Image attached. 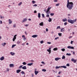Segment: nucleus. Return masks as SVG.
<instances>
[{
  "mask_svg": "<svg viewBox=\"0 0 77 77\" xmlns=\"http://www.w3.org/2000/svg\"><path fill=\"white\" fill-rule=\"evenodd\" d=\"M67 24V23H66V22H65V23H64V25L65 26Z\"/></svg>",
  "mask_w": 77,
  "mask_h": 77,
  "instance_id": "nucleus-51",
  "label": "nucleus"
},
{
  "mask_svg": "<svg viewBox=\"0 0 77 77\" xmlns=\"http://www.w3.org/2000/svg\"><path fill=\"white\" fill-rule=\"evenodd\" d=\"M20 43H21V42L20 41H18L17 42V44H20Z\"/></svg>",
  "mask_w": 77,
  "mask_h": 77,
  "instance_id": "nucleus-39",
  "label": "nucleus"
},
{
  "mask_svg": "<svg viewBox=\"0 0 77 77\" xmlns=\"http://www.w3.org/2000/svg\"><path fill=\"white\" fill-rule=\"evenodd\" d=\"M61 68V66H56L55 67L56 69H59V68Z\"/></svg>",
  "mask_w": 77,
  "mask_h": 77,
  "instance_id": "nucleus-20",
  "label": "nucleus"
},
{
  "mask_svg": "<svg viewBox=\"0 0 77 77\" xmlns=\"http://www.w3.org/2000/svg\"><path fill=\"white\" fill-rule=\"evenodd\" d=\"M51 8V7H49L47 9V11H46L47 14H50V10Z\"/></svg>",
  "mask_w": 77,
  "mask_h": 77,
  "instance_id": "nucleus-3",
  "label": "nucleus"
},
{
  "mask_svg": "<svg viewBox=\"0 0 77 77\" xmlns=\"http://www.w3.org/2000/svg\"><path fill=\"white\" fill-rule=\"evenodd\" d=\"M58 35L60 36H62V33H58Z\"/></svg>",
  "mask_w": 77,
  "mask_h": 77,
  "instance_id": "nucleus-32",
  "label": "nucleus"
},
{
  "mask_svg": "<svg viewBox=\"0 0 77 77\" xmlns=\"http://www.w3.org/2000/svg\"><path fill=\"white\" fill-rule=\"evenodd\" d=\"M66 66H69V63H67V64L66 65Z\"/></svg>",
  "mask_w": 77,
  "mask_h": 77,
  "instance_id": "nucleus-48",
  "label": "nucleus"
},
{
  "mask_svg": "<svg viewBox=\"0 0 77 77\" xmlns=\"http://www.w3.org/2000/svg\"><path fill=\"white\" fill-rule=\"evenodd\" d=\"M22 36L23 38H25V36H24V35H23Z\"/></svg>",
  "mask_w": 77,
  "mask_h": 77,
  "instance_id": "nucleus-63",
  "label": "nucleus"
},
{
  "mask_svg": "<svg viewBox=\"0 0 77 77\" xmlns=\"http://www.w3.org/2000/svg\"><path fill=\"white\" fill-rule=\"evenodd\" d=\"M59 5L60 4H57L56 5V6H59Z\"/></svg>",
  "mask_w": 77,
  "mask_h": 77,
  "instance_id": "nucleus-49",
  "label": "nucleus"
},
{
  "mask_svg": "<svg viewBox=\"0 0 77 77\" xmlns=\"http://www.w3.org/2000/svg\"><path fill=\"white\" fill-rule=\"evenodd\" d=\"M22 68L23 69H27V68L26 67V66H23V67H22Z\"/></svg>",
  "mask_w": 77,
  "mask_h": 77,
  "instance_id": "nucleus-15",
  "label": "nucleus"
},
{
  "mask_svg": "<svg viewBox=\"0 0 77 77\" xmlns=\"http://www.w3.org/2000/svg\"><path fill=\"white\" fill-rule=\"evenodd\" d=\"M51 42H47V44H51Z\"/></svg>",
  "mask_w": 77,
  "mask_h": 77,
  "instance_id": "nucleus-53",
  "label": "nucleus"
},
{
  "mask_svg": "<svg viewBox=\"0 0 77 77\" xmlns=\"http://www.w3.org/2000/svg\"><path fill=\"white\" fill-rule=\"evenodd\" d=\"M42 15L43 18H44V17H45V16L44 15V14H42Z\"/></svg>",
  "mask_w": 77,
  "mask_h": 77,
  "instance_id": "nucleus-42",
  "label": "nucleus"
},
{
  "mask_svg": "<svg viewBox=\"0 0 77 77\" xmlns=\"http://www.w3.org/2000/svg\"><path fill=\"white\" fill-rule=\"evenodd\" d=\"M0 17L1 19H2V18H4V17H3V16H0Z\"/></svg>",
  "mask_w": 77,
  "mask_h": 77,
  "instance_id": "nucleus-43",
  "label": "nucleus"
},
{
  "mask_svg": "<svg viewBox=\"0 0 77 77\" xmlns=\"http://www.w3.org/2000/svg\"><path fill=\"white\" fill-rule=\"evenodd\" d=\"M76 62H77V60H75L73 61L74 63H76Z\"/></svg>",
  "mask_w": 77,
  "mask_h": 77,
  "instance_id": "nucleus-44",
  "label": "nucleus"
},
{
  "mask_svg": "<svg viewBox=\"0 0 77 77\" xmlns=\"http://www.w3.org/2000/svg\"><path fill=\"white\" fill-rule=\"evenodd\" d=\"M9 66L10 67H14V65L13 64H10Z\"/></svg>",
  "mask_w": 77,
  "mask_h": 77,
  "instance_id": "nucleus-9",
  "label": "nucleus"
},
{
  "mask_svg": "<svg viewBox=\"0 0 77 77\" xmlns=\"http://www.w3.org/2000/svg\"><path fill=\"white\" fill-rule=\"evenodd\" d=\"M21 69H17L16 70V72L17 74H18V73L21 72Z\"/></svg>",
  "mask_w": 77,
  "mask_h": 77,
  "instance_id": "nucleus-7",
  "label": "nucleus"
},
{
  "mask_svg": "<svg viewBox=\"0 0 77 77\" xmlns=\"http://www.w3.org/2000/svg\"><path fill=\"white\" fill-rule=\"evenodd\" d=\"M54 13H51L50 14V15H51V16H54Z\"/></svg>",
  "mask_w": 77,
  "mask_h": 77,
  "instance_id": "nucleus-25",
  "label": "nucleus"
},
{
  "mask_svg": "<svg viewBox=\"0 0 77 77\" xmlns=\"http://www.w3.org/2000/svg\"><path fill=\"white\" fill-rule=\"evenodd\" d=\"M23 40H24V41H25L26 39V38L24 37V38H23Z\"/></svg>",
  "mask_w": 77,
  "mask_h": 77,
  "instance_id": "nucleus-58",
  "label": "nucleus"
},
{
  "mask_svg": "<svg viewBox=\"0 0 77 77\" xmlns=\"http://www.w3.org/2000/svg\"><path fill=\"white\" fill-rule=\"evenodd\" d=\"M16 25H17L16 24H14V25H13V27H14V28H15V27H16Z\"/></svg>",
  "mask_w": 77,
  "mask_h": 77,
  "instance_id": "nucleus-38",
  "label": "nucleus"
},
{
  "mask_svg": "<svg viewBox=\"0 0 77 77\" xmlns=\"http://www.w3.org/2000/svg\"><path fill=\"white\" fill-rule=\"evenodd\" d=\"M43 64H44V65H45V63H44L43 61H42L41 62Z\"/></svg>",
  "mask_w": 77,
  "mask_h": 77,
  "instance_id": "nucleus-45",
  "label": "nucleus"
},
{
  "mask_svg": "<svg viewBox=\"0 0 77 77\" xmlns=\"http://www.w3.org/2000/svg\"><path fill=\"white\" fill-rule=\"evenodd\" d=\"M28 25H29V24L25 25V26H26V27H27V26H28Z\"/></svg>",
  "mask_w": 77,
  "mask_h": 77,
  "instance_id": "nucleus-57",
  "label": "nucleus"
},
{
  "mask_svg": "<svg viewBox=\"0 0 77 77\" xmlns=\"http://www.w3.org/2000/svg\"><path fill=\"white\" fill-rule=\"evenodd\" d=\"M22 45H23V46H24V45H25V43H23V44H22Z\"/></svg>",
  "mask_w": 77,
  "mask_h": 77,
  "instance_id": "nucleus-62",
  "label": "nucleus"
},
{
  "mask_svg": "<svg viewBox=\"0 0 77 77\" xmlns=\"http://www.w3.org/2000/svg\"><path fill=\"white\" fill-rule=\"evenodd\" d=\"M27 19L26 18H24L22 21V23H25V22H26V21H27Z\"/></svg>",
  "mask_w": 77,
  "mask_h": 77,
  "instance_id": "nucleus-5",
  "label": "nucleus"
},
{
  "mask_svg": "<svg viewBox=\"0 0 77 77\" xmlns=\"http://www.w3.org/2000/svg\"><path fill=\"white\" fill-rule=\"evenodd\" d=\"M9 24H11L12 23V21L11 19H9Z\"/></svg>",
  "mask_w": 77,
  "mask_h": 77,
  "instance_id": "nucleus-8",
  "label": "nucleus"
},
{
  "mask_svg": "<svg viewBox=\"0 0 77 77\" xmlns=\"http://www.w3.org/2000/svg\"><path fill=\"white\" fill-rule=\"evenodd\" d=\"M21 72L22 74V75L25 74V73L24 72V71H22Z\"/></svg>",
  "mask_w": 77,
  "mask_h": 77,
  "instance_id": "nucleus-35",
  "label": "nucleus"
},
{
  "mask_svg": "<svg viewBox=\"0 0 77 77\" xmlns=\"http://www.w3.org/2000/svg\"><path fill=\"white\" fill-rule=\"evenodd\" d=\"M62 21H63V22H66V21H67V19L65 18L64 19H62Z\"/></svg>",
  "mask_w": 77,
  "mask_h": 77,
  "instance_id": "nucleus-13",
  "label": "nucleus"
},
{
  "mask_svg": "<svg viewBox=\"0 0 77 77\" xmlns=\"http://www.w3.org/2000/svg\"><path fill=\"white\" fill-rule=\"evenodd\" d=\"M15 46H16V45H13L12 46V48H13L14 47H15Z\"/></svg>",
  "mask_w": 77,
  "mask_h": 77,
  "instance_id": "nucleus-34",
  "label": "nucleus"
},
{
  "mask_svg": "<svg viewBox=\"0 0 77 77\" xmlns=\"http://www.w3.org/2000/svg\"><path fill=\"white\" fill-rule=\"evenodd\" d=\"M61 50L62 51H65V48H62L61 49Z\"/></svg>",
  "mask_w": 77,
  "mask_h": 77,
  "instance_id": "nucleus-31",
  "label": "nucleus"
},
{
  "mask_svg": "<svg viewBox=\"0 0 77 77\" xmlns=\"http://www.w3.org/2000/svg\"><path fill=\"white\" fill-rule=\"evenodd\" d=\"M66 56H69L71 55V54H68V53H67L66 54Z\"/></svg>",
  "mask_w": 77,
  "mask_h": 77,
  "instance_id": "nucleus-28",
  "label": "nucleus"
},
{
  "mask_svg": "<svg viewBox=\"0 0 77 77\" xmlns=\"http://www.w3.org/2000/svg\"><path fill=\"white\" fill-rule=\"evenodd\" d=\"M0 24H2V20H0Z\"/></svg>",
  "mask_w": 77,
  "mask_h": 77,
  "instance_id": "nucleus-61",
  "label": "nucleus"
},
{
  "mask_svg": "<svg viewBox=\"0 0 77 77\" xmlns=\"http://www.w3.org/2000/svg\"><path fill=\"white\" fill-rule=\"evenodd\" d=\"M71 60L72 61H73L74 60H75L74 59V58H72Z\"/></svg>",
  "mask_w": 77,
  "mask_h": 77,
  "instance_id": "nucleus-54",
  "label": "nucleus"
},
{
  "mask_svg": "<svg viewBox=\"0 0 77 77\" xmlns=\"http://www.w3.org/2000/svg\"><path fill=\"white\" fill-rule=\"evenodd\" d=\"M38 17L39 18L41 17V14L40 13H38Z\"/></svg>",
  "mask_w": 77,
  "mask_h": 77,
  "instance_id": "nucleus-22",
  "label": "nucleus"
},
{
  "mask_svg": "<svg viewBox=\"0 0 77 77\" xmlns=\"http://www.w3.org/2000/svg\"><path fill=\"white\" fill-rule=\"evenodd\" d=\"M10 54H11V56H14L15 55V53L13 52H11Z\"/></svg>",
  "mask_w": 77,
  "mask_h": 77,
  "instance_id": "nucleus-16",
  "label": "nucleus"
},
{
  "mask_svg": "<svg viewBox=\"0 0 77 77\" xmlns=\"http://www.w3.org/2000/svg\"><path fill=\"white\" fill-rule=\"evenodd\" d=\"M42 71H43V72H46L47 71V70L45 69H43L42 70Z\"/></svg>",
  "mask_w": 77,
  "mask_h": 77,
  "instance_id": "nucleus-29",
  "label": "nucleus"
},
{
  "mask_svg": "<svg viewBox=\"0 0 77 77\" xmlns=\"http://www.w3.org/2000/svg\"><path fill=\"white\" fill-rule=\"evenodd\" d=\"M5 59V57L4 56L2 57H1L0 58V60H3Z\"/></svg>",
  "mask_w": 77,
  "mask_h": 77,
  "instance_id": "nucleus-12",
  "label": "nucleus"
},
{
  "mask_svg": "<svg viewBox=\"0 0 77 77\" xmlns=\"http://www.w3.org/2000/svg\"><path fill=\"white\" fill-rule=\"evenodd\" d=\"M74 4L72 2H69V0H67V8L69 10H71L72 9V8H73V5Z\"/></svg>",
  "mask_w": 77,
  "mask_h": 77,
  "instance_id": "nucleus-1",
  "label": "nucleus"
},
{
  "mask_svg": "<svg viewBox=\"0 0 77 77\" xmlns=\"http://www.w3.org/2000/svg\"><path fill=\"white\" fill-rule=\"evenodd\" d=\"M39 25L41 26H43V25H44V23H43V22H41L39 23Z\"/></svg>",
  "mask_w": 77,
  "mask_h": 77,
  "instance_id": "nucleus-11",
  "label": "nucleus"
},
{
  "mask_svg": "<svg viewBox=\"0 0 77 77\" xmlns=\"http://www.w3.org/2000/svg\"><path fill=\"white\" fill-rule=\"evenodd\" d=\"M58 38H59V37H56L55 38V40H57V39H58Z\"/></svg>",
  "mask_w": 77,
  "mask_h": 77,
  "instance_id": "nucleus-50",
  "label": "nucleus"
},
{
  "mask_svg": "<svg viewBox=\"0 0 77 77\" xmlns=\"http://www.w3.org/2000/svg\"><path fill=\"white\" fill-rule=\"evenodd\" d=\"M47 51H48V52L49 51H51V48H50L48 49H47Z\"/></svg>",
  "mask_w": 77,
  "mask_h": 77,
  "instance_id": "nucleus-24",
  "label": "nucleus"
},
{
  "mask_svg": "<svg viewBox=\"0 0 77 77\" xmlns=\"http://www.w3.org/2000/svg\"><path fill=\"white\" fill-rule=\"evenodd\" d=\"M46 32H47V31H48V28H46Z\"/></svg>",
  "mask_w": 77,
  "mask_h": 77,
  "instance_id": "nucleus-64",
  "label": "nucleus"
},
{
  "mask_svg": "<svg viewBox=\"0 0 77 77\" xmlns=\"http://www.w3.org/2000/svg\"><path fill=\"white\" fill-rule=\"evenodd\" d=\"M33 4H35V3H36V2L35 1H32Z\"/></svg>",
  "mask_w": 77,
  "mask_h": 77,
  "instance_id": "nucleus-36",
  "label": "nucleus"
},
{
  "mask_svg": "<svg viewBox=\"0 0 77 77\" xmlns=\"http://www.w3.org/2000/svg\"><path fill=\"white\" fill-rule=\"evenodd\" d=\"M49 20H48L49 22H51V21H52V20H51V19L50 17H49Z\"/></svg>",
  "mask_w": 77,
  "mask_h": 77,
  "instance_id": "nucleus-27",
  "label": "nucleus"
},
{
  "mask_svg": "<svg viewBox=\"0 0 77 77\" xmlns=\"http://www.w3.org/2000/svg\"><path fill=\"white\" fill-rule=\"evenodd\" d=\"M65 59V56L63 55L62 57V59Z\"/></svg>",
  "mask_w": 77,
  "mask_h": 77,
  "instance_id": "nucleus-30",
  "label": "nucleus"
},
{
  "mask_svg": "<svg viewBox=\"0 0 77 77\" xmlns=\"http://www.w3.org/2000/svg\"><path fill=\"white\" fill-rule=\"evenodd\" d=\"M22 64H23V65H26L27 64L26 62H23V63Z\"/></svg>",
  "mask_w": 77,
  "mask_h": 77,
  "instance_id": "nucleus-33",
  "label": "nucleus"
},
{
  "mask_svg": "<svg viewBox=\"0 0 77 77\" xmlns=\"http://www.w3.org/2000/svg\"><path fill=\"white\" fill-rule=\"evenodd\" d=\"M17 36V35H15L14 36V38L13 39V42H14V41H15V40L16 39V36Z\"/></svg>",
  "mask_w": 77,
  "mask_h": 77,
  "instance_id": "nucleus-6",
  "label": "nucleus"
},
{
  "mask_svg": "<svg viewBox=\"0 0 77 77\" xmlns=\"http://www.w3.org/2000/svg\"><path fill=\"white\" fill-rule=\"evenodd\" d=\"M76 19H75V20H71V19H68V23H71V24H74V23L76 22Z\"/></svg>",
  "mask_w": 77,
  "mask_h": 77,
  "instance_id": "nucleus-2",
  "label": "nucleus"
},
{
  "mask_svg": "<svg viewBox=\"0 0 77 77\" xmlns=\"http://www.w3.org/2000/svg\"><path fill=\"white\" fill-rule=\"evenodd\" d=\"M54 2H57V0H54Z\"/></svg>",
  "mask_w": 77,
  "mask_h": 77,
  "instance_id": "nucleus-52",
  "label": "nucleus"
},
{
  "mask_svg": "<svg viewBox=\"0 0 77 77\" xmlns=\"http://www.w3.org/2000/svg\"><path fill=\"white\" fill-rule=\"evenodd\" d=\"M38 37L37 35H34L32 36V38H36V37Z\"/></svg>",
  "mask_w": 77,
  "mask_h": 77,
  "instance_id": "nucleus-17",
  "label": "nucleus"
},
{
  "mask_svg": "<svg viewBox=\"0 0 77 77\" xmlns=\"http://www.w3.org/2000/svg\"><path fill=\"white\" fill-rule=\"evenodd\" d=\"M6 43L5 42L4 43H2V45L3 47H5V45H6Z\"/></svg>",
  "mask_w": 77,
  "mask_h": 77,
  "instance_id": "nucleus-23",
  "label": "nucleus"
},
{
  "mask_svg": "<svg viewBox=\"0 0 77 77\" xmlns=\"http://www.w3.org/2000/svg\"><path fill=\"white\" fill-rule=\"evenodd\" d=\"M59 59H61L60 58H56L55 59V60H56V61H57V60H59Z\"/></svg>",
  "mask_w": 77,
  "mask_h": 77,
  "instance_id": "nucleus-14",
  "label": "nucleus"
},
{
  "mask_svg": "<svg viewBox=\"0 0 77 77\" xmlns=\"http://www.w3.org/2000/svg\"><path fill=\"white\" fill-rule=\"evenodd\" d=\"M74 42L73 41H71V44H72V43Z\"/></svg>",
  "mask_w": 77,
  "mask_h": 77,
  "instance_id": "nucleus-60",
  "label": "nucleus"
},
{
  "mask_svg": "<svg viewBox=\"0 0 77 77\" xmlns=\"http://www.w3.org/2000/svg\"><path fill=\"white\" fill-rule=\"evenodd\" d=\"M32 65H33V63H29L27 64V65L28 66H32Z\"/></svg>",
  "mask_w": 77,
  "mask_h": 77,
  "instance_id": "nucleus-10",
  "label": "nucleus"
},
{
  "mask_svg": "<svg viewBox=\"0 0 77 77\" xmlns=\"http://www.w3.org/2000/svg\"><path fill=\"white\" fill-rule=\"evenodd\" d=\"M22 4V2H21L19 4H18V6H21V4Z\"/></svg>",
  "mask_w": 77,
  "mask_h": 77,
  "instance_id": "nucleus-37",
  "label": "nucleus"
},
{
  "mask_svg": "<svg viewBox=\"0 0 77 77\" xmlns=\"http://www.w3.org/2000/svg\"><path fill=\"white\" fill-rule=\"evenodd\" d=\"M67 48H69V49H74V47L70 46H67Z\"/></svg>",
  "mask_w": 77,
  "mask_h": 77,
  "instance_id": "nucleus-4",
  "label": "nucleus"
},
{
  "mask_svg": "<svg viewBox=\"0 0 77 77\" xmlns=\"http://www.w3.org/2000/svg\"><path fill=\"white\" fill-rule=\"evenodd\" d=\"M60 30H60L61 32H65V29H61Z\"/></svg>",
  "mask_w": 77,
  "mask_h": 77,
  "instance_id": "nucleus-26",
  "label": "nucleus"
},
{
  "mask_svg": "<svg viewBox=\"0 0 77 77\" xmlns=\"http://www.w3.org/2000/svg\"><path fill=\"white\" fill-rule=\"evenodd\" d=\"M61 68H66V66H61Z\"/></svg>",
  "mask_w": 77,
  "mask_h": 77,
  "instance_id": "nucleus-18",
  "label": "nucleus"
},
{
  "mask_svg": "<svg viewBox=\"0 0 77 77\" xmlns=\"http://www.w3.org/2000/svg\"><path fill=\"white\" fill-rule=\"evenodd\" d=\"M36 12H37V11H36V10L34 11V14H35L36 13Z\"/></svg>",
  "mask_w": 77,
  "mask_h": 77,
  "instance_id": "nucleus-59",
  "label": "nucleus"
},
{
  "mask_svg": "<svg viewBox=\"0 0 77 77\" xmlns=\"http://www.w3.org/2000/svg\"><path fill=\"white\" fill-rule=\"evenodd\" d=\"M33 6L35 7V6H37V5L36 4H35L33 5Z\"/></svg>",
  "mask_w": 77,
  "mask_h": 77,
  "instance_id": "nucleus-55",
  "label": "nucleus"
},
{
  "mask_svg": "<svg viewBox=\"0 0 77 77\" xmlns=\"http://www.w3.org/2000/svg\"><path fill=\"white\" fill-rule=\"evenodd\" d=\"M22 67H23V65L20 66L19 67V69H21V68H22Z\"/></svg>",
  "mask_w": 77,
  "mask_h": 77,
  "instance_id": "nucleus-41",
  "label": "nucleus"
},
{
  "mask_svg": "<svg viewBox=\"0 0 77 77\" xmlns=\"http://www.w3.org/2000/svg\"><path fill=\"white\" fill-rule=\"evenodd\" d=\"M40 43L41 44H43L44 43V41H42L40 42Z\"/></svg>",
  "mask_w": 77,
  "mask_h": 77,
  "instance_id": "nucleus-47",
  "label": "nucleus"
},
{
  "mask_svg": "<svg viewBox=\"0 0 77 77\" xmlns=\"http://www.w3.org/2000/svg\"><path fill=\"white\" fill-rule=\"evenodd\" d=\"M25 33L26 35H27V31H26L25 32Z\"/></svg>",
  "mask_w": 77,
  "mask_h": 77,
  "instance_id": "nucleus-56",
  "label": "nucleus"
},
{
  "mask_svg": "<svg viewBox=\"0 0 77 77\" xmlns=\"http://www.w3.org/2000/svg\"><path fill=\"white\" fill-rule=\"evenodd\" d=\"M57 50H58V49L57 48H54L53 49L54 51H57Z\"/></svg>",
  "mask_w": 77,
  "mask_h": 77,
  "instance_id": "nucleus-19",
  "label": "nucleus"
},
{
  "mask_svg": "<svg viewBox=\"0 0 77 77\" xmlns=\"http://www.w3.org/2000/svg\"><path fill=\"white\" fill-rule=\"evenodd\" d=\"M50 17V15L48 14H47L46 15V17Z\"/></svg>",
  "mask_w": 77,
  "mask_h": 77,
  "instance_id": "nucleus-46",
  "label": "nucleus"
},
{
  "mask_svg": "<svg viewBox=\"0 0 77 77\" xmlns=\"http://www.w3.org/2000/svg\"><path fill=\"white\" fill-rule=\"evenodd\" d=\"M60 26H58L57 27V28H56V29L57 30V29H60Z\"/></svg>",
  "mask_w": 77,
  "mask_h": 77,
  "instance_id": "nucleus-40",
  "label": "nucleus"
},
{
  "mask_svg": "<svg viewBox=\"0 0 77 77\" xmlns=\"http://www.w3.org/2000/svg\"><path fill=\"white\" fill-rule=\"evenodd\" d=\"M39 72L38 71H35V75H37V74H38V73Z\"/></svg>",
  "mask_w": 77,
  "mask_h": 77,
  "instance_id": "nucleus-21",
  "label": "nucleus"
}]
</instances>
